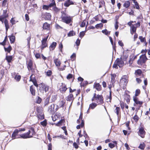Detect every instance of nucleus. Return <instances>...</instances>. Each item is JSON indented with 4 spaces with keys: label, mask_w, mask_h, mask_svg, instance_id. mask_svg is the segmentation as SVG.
Returning a JSON list of instances; mask_svg holds the SVG:
<instances>
[{
    "label": "nucleus",
    "mask_w": 150,
    "mask_h": 150,
    "mask_svg": "<svg viewBox=\"0 0 150 150\" xmlns=\"http://www.w3.org/2000/svg\"><path fill=\"white\" fill-rule=\"evenodd\" d=\"M141 22L138 21L136 22V21H130L127 23V25L130 27V34L132 35L134 34V41L136 40L138 37V35L136 33L137 28H139L141 25Z\"/></svg>",
    "instance_id": "1"
},
{
    "label": "nucleus",
    "mask_w": 150,
    "mask_h": 150,
    "mask_svg": "<svg viewBox=\"0 0 150 150\" xmlns=\"http://www.w3.org/2000/svg\"><path fill=\"white\" fill-rule=\"evenodd\" d=\"M61 15L60 17L61 21L67 24H69L70 25H72L73 22V17L68 15L66 11H62L61 12Z\"/></svg>",
    "instance_id": "2"
},
{
    "label": "nucleus",
    "mask_w": 150,
    "mask_h": 150,
    "mask_svg": "<svg viewBox=\"0 0 150 150\" xmlns=\"http://www.w3.org/2000/svg\"><path fill=\"white\" fill-rule=\"evenodd\" d=\"M36 134L34 128L32 127L29 128V130L27 133L20 135V136L23 139L29 138L33 137Z\"/></svg>",
    "instance_id": "3"
},
{
    "label": "nucleus",
    "mask_w": 150,
    "mask_h": 150,
    "mask_svg": "<svg viewBox=\"0 0 150 150\" xmlns=\"http://www.w3.org/2000/svg\"><path fill=\"white\" fill-rule=\"evenodd\" d=\"M91 100L92 101H95L98 105H102L104 103V99L102 94H97L94 93Z\"/></svg>",
    "instance_id": "4"
},
{
    "label": "nucleus",
    "mask_w": 150,
    "mask_h": 150,
    "mask_svg": "<svg viewBox=\"0 0 150 150\" xmlns=\"http://www.w3.org/2000/svg\"><path fill=\"white\" fill-rule=\"evenodd\" d=\"M33 60L30 59L27 61L26 64L28 70L33 73H35V70H37V67L35 64H33Z\"/></svg>",
    "instance_id": "5"
},
{
    "label": "nucleus",
    "mask_w": 150,
    "mask_h": 150,
    "mask_svg": "<svg viewBox=\"0 0 150 150\" xmlns=\"http://www.w3.org/2000/svg\"><path fill=\"white\" fill-rule=\"evenodd\" d=\"M128 77L127 75H124L121 78L120 83V87L122 88H126L127 84L128 82Z\"/></svg>",
    "instance_id": "6"
},
{
    "label": "nucleus",
    "mask_w": 150,
    "mask_h": 150,
    "mask_svg": "<svg viewBox=\"0 0 150 150\" xmlns=\"http://www.w3.org/2000/svg\"><path fill=\"white\" fill-rule=\"evenodd\" d=\"M39 90L41 92H48L50 88L49 86L47 84L42 82L39 84Z\"/></svg>",
    "instance_id": "7"
},
{
    "label": "nucleus",
    "mask_w": 150,
    "mask_h": 150,
    "mask_svg": "<svg viewBox=\"0 0 150 150\" xmlns=\"http://www.w3.org/2000/svg\"><path fill=\"white\" fill-rule=\"evenodd\" d=\"M148 58L145 55H142L140 57L139 59L137 61V63L138 64L142 65L144 64L145 63Z\"/></svg>",
    "instance_id": "8"
},
{
    "label": "nucleus",
    "mask_w": 150,
    "mask_h": 150,
    "mask_svg": "<svg viewBox=\"0 0 150 150\" xmlns=\"http://www.w3.org/2000/svg\"><path fill=\"white\" fill-rule=\"evenodd\" d=\"M48 37L49 35H48L46 37L42 38L41 41V44L40 46V47L42 51L48 46L47 40Z\"/></svg>",
    "instance_id": "9"
},
{
    "label": "nucleus",
    "mask_w": 150,
    "mask_h": 150,
    "mask_svg": "<svg viewBox=\"0 0 150 150\" xmlns=\"http://www.w3.org/2000/svg\"><path fill=\"white\" fill-rule=\"evenodd\" d=\"M139 131L137 132L138 135L142 138H144L145 137L146 132L144 130V127L143 125L139 127L138 128Z\"/></svg>",
    "instance_id": "10"
},
{
    "label": "nucleus",
    "mask_w": 150,
    "mask_h": 150,
    "mask_svg": "<svg viewBox=\"0 0 150 150\" xmlns=\"http://www.w3.org/2000/svg\"><path fill=\"white\" fill-rule=\"evenodd\" d=\"M128 57V55H125V58H123V61L121 60V59H120L119 58H117L116 60V62L117 63L119 67H122L124 64V61H127V58Z\"/></svg>",
    "instance_id": "11"
},
{
    "label": "nucleus",
    "mask_w": 150,
    "mask_h": 150,
    "mask_svg": "<svg viewBox=\"0 0 150 150\" xmlns=\"http://www.w3.org/2000/svg\"><path fill=\"white\" fill-rule=\"evenodd\" d=\"M7 10H4L2 15L0 16V21L2 23H4V19H6L8 16V13H7Z\"/></svg>",
    "instance_id": "12"
},
{
    "label": "nucleus",
    "mask_w": 150,
    "mask_h": 150,
    "mask_svg": "<svg viewBox=\"0 0 150 150\" xmlns=\"http://www.w3.org/2000/svg\"><path fill=\"white\" fill-rule=\"evenodd\" d=\"M30 81L33 82V85L36 87H38V85L37 83V80L36 79L35 76L33 74H32L30 77Z\"/></svg>",
    "instance_id": "13"
},
{
    "label": "nucleus",
    "mask_w": 150,
    "mask_h": 150,
    "mask_svg": "<svg viewBox=\"0 0 150 150\" xmlns=\"http://www.w3.org/2000/svg\"><path fill=\"white\" fill-rule=\"evenodd\" d=\"M76 3L71 0H66L64 3V6L66 7H69L71 5H76Z\"/></svg>",
    "instance_id": "14"
},
{
    "label": "nucleus",
    "mask_w": 150,
    "mask_h": 150,
    "mask_svg": "<svg viewBox=\"0 0 150 150\" xmlns=\"http://www.w3.org/2000/svg\"><path fill=\"white\" fill-rule=\"evenodd\" d=\"M133 98L134 102V106H136V105H139V106L140 107L143 103V102L139 101V98L137 97H133Z\"/></svg>",
    "instance_id": "15"
},
{
    "label": "nucleus",
    "mask_w": 150,
    "mask_h": 150,
    "mask_svg": "<svg viewBox=\"0 0 150 150\" xmlns=\"http://www.w3.org/2000/svg\"><path fill=\"white\" fill-rule=\"evenodd\" d=\"M43 18L46 20H50L52 16L50 13L46 12L42 15Z\"/></svg>",
    "instance_id": "16"
},
{
    "label": "nucleus",
    "mask_w": 150,
    "mask_h": 150,
    "mask_svg": "<svg viewBox=\"0 0 150 150\" xmlns=\"http://www.w3.org/2000/svg\"><path fill=\"white\" fill-rule=\"evenodd\" d=\"M67 89V88L66 85L62 83L59 89L60 92L62 93H65Z\"/></svg>",
    "instance_id": "17"
},
{
    "label": "nucleus",
    "mask_w": 150,
    "mask_h": 150,
    "mask_svg": "<svg viewBox=\"0 0 150 150\" xmlns=\"http://www.w3.org/2000/svg\"><path fill=\"white\" fill-rule=\"evenodd\" d=\"M54 104H52L49 106L48 111L50 114L53 115L54 113Z\"/></svg>",
    "instance_id": "18"
},
{
    "label": "nucleus",
    "mask_w": 150,
    "mask_h": 150,
    "mask_svg": "<svg viewBox=\"0 0 150 150\" xmlns=\"http://www.w3.org/2000/svg\"><path fill=\"white\" fill-rule=\"evenodd\" d=\"M93 87L98 91H100L102 90L101 85L99 83H95L93 85Z\"/></svg>",
    "instance_id": "19"
},
{
    "label": "nucleus",
    "mask_w": 150,
    "mask_h": 150,
    "mask_svg": "<svg viewBox=\"0 0 150 150\" xmlns=\"http://www.w3.org/2000/svg\"><path fill=\"white\" fill-rule=\"evenodd\" d=\"M66 99L67 100L69 101H71V103L74 100V95L72 93H70L69 95L66 97Z\"/></svg>",
    "instance_id": "20"
},
{
    "label": "nucleus",
    "mask_w": 150,
    "mask_h": 150,
    "mask_svg": "<svg viewBox=\"0 0 150 150\" xmlns=\"http://www.w3.org/2000/svg\"><path fill=\"white\" fill-rule=\"evenodd\" d=\"M7 53H6V56L5 59L7 61L8 64H9L13 61V55H7Z\"/></svg>",
    "instance_id": "21"
},
{
    "label": "nucleus",
    "mask_w": 150,
    "mask_h": 150,
    "mask_svg": "<svg viewBox=\"0 0 150 150\" xmlns=\"http://www.w3.org/2000/svg\"><path fill=\"white\" fill-rule=\"evenodd\" d=\"M114 107H115V109L114 110V112L116 113L118 117L121 116V110L120 108L119 107L116 106V105H114Z\"/></svg>",
    "instance_id": "22"
},
{
    "label": "nucleus",
    "mask_w": 150,
    "mask_h": 150,
    "mask_svg": "<svg viewBox=\"0 0 150 150\" xmlns=\"http://www.w3.org/2000/svg\"><path fill=\"white\" fill-rule=\"evenodd\" d=\"M36 116L38 119V120H42L45 118V115L43 112L40 113L36 114Z\"/></svg>",
    "instance_id": "23"
},
{
    "label": "nucleus",
    "mask_w": 150,
    "mask_h": 150,
    "mask_svg": "<svg viewBox=\"0 0 150 150\" xmlns=\"http://www.w3.org/2000/svg\"><path fill=\"white\" fill-rule=\"evenodd\" d=\"M112 91H109V94L107 95L106 96V100H107V102H109L110 103L111 102L112 100Z\"/></svg>",
    "instance_id": "24"
},
{
    "label": "nucleus",
    "mask_w": 150,
    "mask_h": 150,
    "mask_svg": "<svg viewBox=\"0 0 150 150\" xmlns=\"http://www.w3.org/2000/svg\"><path fill=\"white\" fill-rule=\"evenodd\" d=\"M30 91L31 95L35 96L36 94V91L33 85H31L30 87Z\"/></svg>",
    "instance_id": "25"
},
{
    "label": "nucleus",
    "mask_w": 150,
    "mask_h": 150,
    "mask_svg": "<svg viewBox=\"0 0 150 150\" xmlns=\"http://www.w3.org/2000/svg\"><path fill=\"white\" fill-rule=\"evenodd\" d=\"M18 129H16L11 135V137L12 139H15L16 138H18V137H17V136H18Z\"/></svg>",
    "instance_id": "26"
},
{
    "label": "nucleus",
    "mask_w": 150,
    "mask_h": 150,
    "mask_svg": "<svg viewBox=\"0 0 150 150\" xmlns=\"http://www.w3.org/2000/svg\"><path fill=\"white\" fill-rule=\"evenodd\" d=\"M112 142L114 143V144L112 143H110L108 144L109 147L111 149H112L115 146L117 147V142L115 141H114Z\"/></svg>",
    "instance_id": "27"
},
{
    "label": "nucleus",
    "mask_w": 150,
    "mask_h": 150,
    "mask_svg": "<svg viewBox=\"0 0 150 150\" xmlns=\"http://www.w3.org/2000/svg\"><path fill=\"white\" fill-rule=\"evenodd\" d=\"M50 27V24L47 22L45 23L43 25L42 28L43 29L47 30H49Z\"/></svg>",
    "instance_id": "28"
},
{
    "label": "nucleus",
    "mask_w": 150,
    "mask_h": 150,
    "mask_svg": "<svg viewBox=\"0 0 150 150\" xmlns=\"http://www.w3.org/2000/svg\"><path fill=\"white\" fill-rule=\"evenodd\" d=\"M57 45V43L56 42H53L49 47L50 51L54 50L55 48Z\"/></svg>",
    "instance_id": "29"
},
{
    "label": "nucleus",
    "mask_w": 150,
    "mask_h": 150,
    "mask_svg": "<svg viewBox=\"0 0 150 150\" xmlns=\"http://www.w3.org/2000/svg\"><path fill=\"white\" fill-rule=\"evenodd\" d=\"M54 62L55 64L56 67H59L61 65V62L60 60L58 58H56L54 59Z\"/></svg>",
    "instance_id": "30"
},
{
    "label": "nucleus",
    "mask_w": 150,
    "mask_h": 150,
    "mask_svg": "<svg viewBox=\"0 0 150 150\" xmlns=\"http://www.w3.org/2000/svg\"><path fill=\"white\" fill-rule=\"evenodd\" d=\"M131 3L129 1H125L123 4V6L126 8H128L130 6Z\"/></svg>",
    "instance_id": "31"
},
{
    "label": "nucleus",
    "mask_w": 150,
    "mask_h": 150,
    "mask_svg": "<svg viewBox=\"0 0 150 150\" xmlns=\"http://www.w3.org/2000/svg\"><path fill=\"white\" fill-rule=\"evenodd\" d=\"M124 98L127 103H129L130 102V96L127 93H125L124 95Z\"/></svg>",
    "instance_id": "32"
},
{
    "label": "nucleus",
    "mask_w": 150,
    "mask_h": 150,
    "mask_svg": "<svg viewBox=\"0 0 150 150\" xmlns=\"http://www.w3.org/2000/svg\"><path fill=\"white\" fill-rule=\"evenodd\" d=\"M4 23L6 30V31H7L8 29L9 28V25L8 21L6 19H4Z\"/></svg>",
    "instance_id": "33"
},
{
    "label": "nucleus",
    "mask_w": 150,
    "mask_h": 150,
    "mask_svg": "<svg viewBox=\"0 0 150 150\" xmlns=\"http://www.w3.org/2000/svg\"><path fill=\"white\" fill-rule=\"evenodd\" d=\"M37 114L43 112V109L42 106H38L36 108Z\"/></svg>",
    "instance_id": "34"
},
{
    "label": "nucleus",
    "mask_w": 150,
    "mask_h": 150,
    "mask_svg": "<svg viewBox=\"0 0 150 150\" xmlns=\"http://www.w3.org/2000/svg\"><path fill=\"white\" fill-rule=\"evenodd\" d=\"M142 71L140 69H137L135 71L134 74L137 76H140L142 74Z\"/></svg>",
    "instance_id": "35"
},
{
    "label": "nucleus",
    "mask_w": 150,
    "mask_h": 150,
    "mask_svg": "<svg viewBox=\"0 0 150 150\" xmlns=\"http://www.w3.org/2000/svg\"><path fill=\"white\" fill-rule=\"evenodd\" d=\"M97 105H98L96 103L93 102L89 105V109L93 110L94 109Z\"/></svg>",
    "instance_id": "36"
},
{
    "label": "nucleus",
    "mask_w": 150,
    "mask_h": 150,
    "mask_svg": "<svg viewBox=\"0 0 150 150\" xmlns=\"http://www.w3.org/2000/svg\"><path fill=\"white\" fill-rule=\"evenodd\" d=\"M8 37L9 38L11 43V44L14 43L15 40L16 38L15 36L12 35L10 36H9Z\"/></svg>",
    "instance_id": "37"
},
{
    "label": "nucleus",
    "mask_w": 150,
    "mask_h": 150,
    "mask_svg": "<svg viewBox=\"0 0 150 150\" xmlns=\"http://www.w3.org/2000/svg\"><path fill=\"white\" fill-rule=\"evenodd\" d=\"M66 103V101L65 100H63L59 101V108H63L64 107Z\"/></svg>",
    "instance_id": "38"
},
{
    "label": "nucleus",
    "mask_w": 150,
    "mask_h": 150,
    "mask_svg": "<svg viewBox=\"0 0 150 150\" xmlns=\"http://www.w3.org/2000/svg\"><path fill=\"white\" fill-rule=\"evenodd\" d=\"M4 49L6 52L10 53L11 51L12 50V48L11 46L9 45L8 47H4Z\"/></svg>",
    "instance_id": "39"
},
{
    "label": "nucleus",
    "mask_w": 150,
    "mask_h": 150,
    "mask_svg": "<svg viewBox=\"0 0 150 150\" xmlns=\"http://www.w3.org/2000/svg\"><path fill=\"white\" fill-rule=\"evenodd\" d=\"M75 32L73 30L70 31L67 34V36L70 37L76 35Z\"/></svg>",
    "instance_id": "40"
},
{
    "label": "nucleus",
    "mask_w": 150,
    "mask_h": 150,
    "mask_svg": "<svg viewBox=\"0 0 150 150\" xmlns=\"http://www.w3.org/2000/svg\"><path fill=\"white\" fill-rule=\"evenodd\" d=\"M52 5L51 4H49V5H44L42 6V9L44 10H48L49 8L51 7H52Z\"/></svg>",
    "instance_id": "41"
},
{
    "label": "nucleus",
    "mask_w": 150,
    "mask_h": 150,
    "mask_svg": "<svg viewBox=\"0 0 150 150\" xmlns=\"http://www.w3.org/2000/svg\"><path fill=\"white\" fill-rule=\"evenodd\" d=\"M57 94H55L54 95H53L52 96L51 101L52 102H54L55 101L57 100Z\"/></svg>",
    "instance_id": "42"
},
{
    "label": "nucleus",
    "mask_w": 150,
    "mask_h": 150,
    "mask_svg": "<svg viewBox=\"0 0 150 150\" xmlns=\"http://www.w3.org/2000/svg\"><path fill=\"white\" fill-rule=\"evenodd\" d=\"M146 145L144 142L140 144L138 148L142 150H144L145 147Z\"/></svg>",
    "instance_id": "43"
},
{
    "label": "nucleus",
    "mask_w": 150,
    "mask_h": 150,
    "mask_svg": "<svg viewBox=\"0 0 150 150\" xmlns=\"http://www.w3.org/2000/svg\"><path fill=\"white\" fill-rule=\"evenodd\" d=\"M84 120H82L80 125L77 126L76 128L77 129H80L81 127L82 128L84 126Z\"/></svg>",
    "instance_id": "44"
},
{
    "label": "nucleus",
    "mask_w": 150,
    "mask_h": 150,
    "mask_svg": "<svg viewBox=\"0 0 150 150\" xmlns=\"http://www.w3.org/2000/svg\"><path fill=\"white\" fill-rule=\"evenodd\" d=\"M45 73L46 76L48 77L50 76L52 74V72L51 70H48L47 71H45Z\"/></svg>",
    "instance_id": "45"
},
{
    "label": "nucleus",
    "mask_w": 150,
    "mask_h": 150,
    "mask_svg": "<svg viewBox=\"0 0 150 150\" xmlns=\"http://www.w3.org/2000/svg\"><path fill=\"white\" fill-rule=\"evenodd\" d=\"M53 7V9L54 11L55 12V13H58L60 12V8L57 7L56 6H54Z\"/></svg>",
    "instance_id": "46"
},
{
    "label": "nucleus",
    "mask_w": 150,
    "mask_h": 150,
    "mask_svg": "<svg viewBox=\"0 0 150 150\" xmlns=\"http://www.w3.org/2000/svg\"><path fill=\"white\" fill-rule=\"evenodd\" d=\"M50 96H49L45 100L44 104L45 105H48L50 103Z\"/></svg>",
    "instance_id": "47"
},
{
    "label": "nucleus",
    "mask_w": 150,
    "mask_h": 150,
    "mask_svg": "<svg viewBox=\"0 0 150 150\" xmlns=\"http://www.w3.org/2000/svg\"><path fill=\"white\" fill-rule=\"evenodd\" d=\"M111 81L112 82H115V78L116 77V75L115 74H111Z\"/></svg>",
    "instance_id": "48"
},
{
    "label": "nucleus",
    "mask_w": 150,
    "mask_h": 150,
    "mask_svg": "<svg viewBox=\"0 0 150 150\" xmlns=\"http://www.w3.org/2000/svg\"><path fill=\"white\" fill-rule=\"evenodd\" d=\"M21 78V76L20 75H16L15 76L14 79L17 82H19Z\"/></svg>",
    "instance_id": "49"
},
{
    "label": "nucleus",
    "mask_w": 150,
    "mask_h": 150,
    "mask_svg": "<svg viewBox=\"0 0 150 150\" xmlns=\"http://www.w3.org/2000/svg\"><path fill=\"white\" fill-rule=\"evenodd\" d=\"M83 118V114L81 112L79 117V119H78L77 120V122L78 124H79L80 122V120L82 121V120H82Z\"/></svg>",
    "instance_id": "50"
},
{
    "label": "nucleus",
    "mask_w": 150,
    "mask_h": 150,
    "mask_svg": "<svg viewBox=\"0 0 150 150\" xmlns=\"http://www.w3.org/2000/svg\"><path fill=\"white\" fill-rule=\"evenodd\" d=\"M133 119L137 123L139 120V118L136 114L133 117Z\"/></svg>",
    "instance_id": "51"
},
{
    "label": "nucleus",
    "mask_w": 150,
    "mask_h": 150,
    "mask_svg": "<svg viewBox=\"0 0 150 150\" xmlns=\"http://www.w3.org/2000/svg\"><path fill=\"white\" fill-rule=\"evenodd\" d=\"M140 91L139 89H136L135 91V95L133 97H137L140 94Z\"/></svg>",
    "instance_id": "52"
},
{
    "label": "nucleus",
    "mask_w": 150,
    "mask_h": 150,
    "mask_svg": "<svg viewBox=\"0 0 150 150\" xmlns=\"http://www.w3.org/2000/svg\"><path fill=\"white\" fill-rule=\"evenodd\" d=\"M40 124L43 127H45L47 124V120L45 119L43 121L41 122H40Z\"/></svg>",
    "instance_id": "53"
},
{
    "label": "nucleus",
    "mask_w": 150,
    "mask_h": 150,
    "mask_svg": "<svg viewBox=\"0 0 150 150\" xmlns=\"http://www.w3.org/2000/svg\"><path fill=\"white\" fill-rule=\"evenodd\" d=\"M139 39L140 40V42L142 43H143V42L145 41L146 40V39L145 37H143L142 36H139Z\"/></svg>",
    "instance_id": "54"
},
{
    "label": "nucleus",
    "mask_w": 150,
    "mask_h": 150,
    "mask_svg": "<svg viewBox=\"0 0 150 150\" xmlns=\"http://www.w3.org/2000/svg\"><path fill=\"white\" fill-rule=\"evenodd\" d=\"M8 0H4L2 2V6L4 7H6V5L8 4Z\"/></svg>",
    "instance_id": "55"
},
{
    "label": "nucleus",
    "mask_w": 150,
    "mask_h": 150,
    "mask_svg": "<svg viewBox=\"0 0 150 150\" xmlns=\"http://www.w3.org/2000/svg\"><path fill=\"white\" fill-rule=\"evenodd\" d=\"M102 32L106 35H108L110 34V32L108 31L106 29L102 30Z\"/></svg>",
    "instance_id": "56"
},
{
    "label": "nucleus",
    "mask_w": 150,
    "mask_h": 150,
    "mask_svg": "<svg viewBox=\"0 0 150 150\" xmlns=\"http://www.w3.org/2000/svg\"><path fill=\"white\" fill-rule=\"evenodd\" d=\"M134 8H135L136 9L138 10L139 9L140 7L139 4L136 1V2H134Z\"/></svg>",
    "instance_id": "57"
},
{
    "label": "nucleus",
    "mask_w": 150,
    "mask_h": 150,
    "mask_svg": "<svg viewBox=\"0 0 150 150\" xmlns=\"http://www.w3.org/2000/svg\"><path fill=\"white\" fill-rule=\"evenodd\" d=\"M103 25L101 23L99 24H98L95 25V28L97 29H98L99 28H103Z\"/></svg>",
    "instance_id": "58"
},
{
    "label": "nucleus",
    "mask_w": 150,
    "mask_h": 150,
    "mask_svg": "<svg viewBox=\"0 0 150 150\" xmlns=\"http://www.w3.org/2000/svg\"><path fill=\"white\" fill-rule=\"evenodd\" d=\"M50 3L49 4L51 5H52V7L56 6V4L55 3V0H50Z\"/></svg>",
    "instance_id": "59"
},
{
    "label": "nucleus",
    "mask_w": 150,
    "mask_h": 150,
    "mask_svg": "<svg viewBox=\"0 0 150 150\" xmlns=\"http://www.w3.org/2000/svg\"><path fill=\"white\" fill-rule=\"evenodd\" d=\"M126 103H124L122 102V103H120V106H121V108L123 110L124 108V107H125Z\"/></svg>",
    "instance_id": "60"
},
{
    "label": "nucleus",
    "mask_w": 150,
    "mask_h": 150,
    "mask_svg": "<svg viewBox=\"0 0 150 150\" xmlns=\"http://www.w3.org/2000/svg\"><path fill=\"white\" fill-rule=\"evenodd\" d=\"M42 101V100L41 98L40 97L38 96L36 102V103L40 104L41 103Z\"/></svg>",
    "instance_id": "61"
},
{
    "label": "nucleus",
    "mask_w": 150,
    "mask_h": 150,
    "mask_svg": "<svg viewBox=\"0 0 150 150\" xmlns=\"http://www.w3.org/2000/svg\"><path fill=\"white\" fill-rule=\"evenodd\" d=\"M65 122V121L64 119H61L56 124L57 126H60L61 125L63 122Z\"/></svg>",
    "instance_id": "62"
},
{
    "label": "nucleus",
    "mask_w": 150,
    "mask_h": 150,
    "mask_svg": "<svg viewBox=\"0 0 150 150\" xmlns=\"http://www.w3.org/2000/svg\"><path fill=\"white\" fill-rule=\"evenodd\" d=\"M86 22V20H84L81 23L80 26L81 27H84L85 26Z\"/></svg>",
    "instance_id": "63"
},
{
    "label": "nucleus",
    "mask_w": 150,
    "mask_h": 150,
    "mask_svg": "<svg viewBox=\"0 0 150 150\" xmlns=\"http://www.w3.org/2000/svg\"><path fill=\"white\" fill-rule=\"evenodd\" d=\"M85 35V32L84 31L80 32L79 35V37L81 38L83 37Z\"/></svg>",
    "instance_id": "64"
}]
</instances>
